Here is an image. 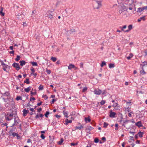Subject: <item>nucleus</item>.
<instances>
[{
	"label": "nucleus",
	"mask_w": 147,
	"mask_h": 147,
	"mask_svg": "<svg viewBox=\"0 0 147 147\" xmlns=\"http://www.w3.org/2000/svg\"><path fill=\"white\" fill-rule=\"evenodd\" d=\"M143 64H141L142 70H140V72L142 75L145 74L147 72V61H145L143 62Z\"/></svg>",
	"instance_id": "f257e3e1"
},
{
	"label": "nucleus",
	"mask_w": 147,
	"mask_h": 147,
	"mask_svg": "<svg viewBox=\"0 0 147 147\" xmlns=\"http://www.w3.org/2000/svg\"><path fill=\"white\" fill-rule=\"evenodd\" d=\"M95 2L93 4L94 9H98L102 6V2L100 1L96 0Z\"/></svg>",
	"instance_id": "f03ea898"
},
{
	"label": "nucleus",
	"mask_w": 147,
	"mask_h": 147,
	"mask_svg": "<svg viewBox=\"0 0 147 147\" xmlns=\"http://www.w3.org/2000/svg\"><path fill=\"white\" fill-rule=\"evenodd\" d=\"M13 113H8L5 115V119L7 121L11 120L13 119Z\"/></svg>",
	"instance_id": "7ed1b4c3"
},
{
	"label": "nucleus",
	"mask_w": 147,
	"mask_h": 147,
	"mask_svg": "<svg viewBox=\"0 0 147 147\" xmlns=\"http://www.w3.org/2000/svg\"><path fill=\"white\" fill-rule=\"evenodd\" d=\"M12 65L13 67L16 68L17 71H18L20 68L18 63H14L12 64Z\"/></svg>",
	"instance_id": "20e7f679"
},
{
	"label": "nucleus",
	"mask_w": 147,
	"mask_h": 147,
	"mask_svg": "<svg viewBox=\"0 0 147 147\" xmlns=\"http://www.w3.org/2000/svg\"><path fill=\"white\" fill-rule=\"evenodd\" d=\"M147 6H144L143 7H140L138 8L137 11L138 12L140 13L141 12L143 11L145 9L147 10Z\"/></svg>",
	"instance_id": "39448f33"
},
{
	"label": "nucleus",
	"mask_w": 147,
	"mask_h": 147,
	"mask_svg": "<svg viewBox=\"0 0 147 147\" xmlns=\"http://www.w3.org/2000/svg\"><path fill=\"white\" fill-rule=\"evenodd\" d=\"M94 94L96 95H100L102 92V91L101 90L98 89V90H94Z\"/></svg>",
	"instance_id": "423d86ee"
},
{
	"label": "nucleus",
	"mask_w": 147,
	"mask_h": 147,
	"mask_svg": "<svg viewBox=\"0 0 147 147\" xmlns=\"http://www.w3.org/2000/svg\"><path fill=\"white\" fill-rule=\"evenodd\" d=\"M52 12L49 11L47 12V16L50 18L51 20H52L53 18V15L51 14Z\"/></svg>",
	"instance_id": "0eeeda50"
},
{
	"label": "nucleus",
	"mask_w": 147,
	"mask_h": 147,
	"mask_svg": "<svg viewBox=\"0 0 147 147\" xmlns=\"http://www.w3.org/2000/svg\"><path fill=\"white\" fill-rule=\"evenodd\" d=\"M9 134H12V135L13 137H14L16 136L18 138L19 137L18 134L17 133L14 132L13 133V130H10L9 132Z\"/></svg>",
	"instance_id": "6e6552de"
},
{
	"label": "nucleus",
	"mask_w": 147,
	"mask_h": 147,
	"mask_svg": "<svg viewBox=\"0 0 147 147\" xmlns=\"http://www.w3.org/2000/svg\"><path fill=\"white\" fill-rule=\"evenodd\" d=\"M23 112V116L25 117L26 115L29 113V110H26V109H24Z\"/></svg>",
	"instance_id": "1a4fd4ad"
},
{
	"label": "nucleus",
	"mask_w": 147,
	"mask_h": 147,
	"mask_svg": "<svg viewBox=\"0 0 147 147\" xmlns=\"http://www.w3.org/2000/svg\"><path fill=\"white\" fill-rule=\"evenodd\" d=\"M116 113L115 112H113L112 111L110 112L109 117H111L114 118L115 117Z\"/></svg>",
	"instance_id": "9d476101"
},
{
	"label": "nucleus",
	"mask_w": 147,
	"mask_h": 147,
	"mask_svg": "<svg viewBox=\"0 0 147 147\" xmlns=\"http://www.w3.org/2000/svg\"><path fill=\"white\" fill-rule=\"evenodd\" d=\"M128 29L125 30L124 31V32H129L133 28V26L132 25H130L128 26Z\"/></svg>",
	"instance_id": "9b49d317"
},
{
	"label": "nucleus",
	"mask_w": 147,
	"mask_h": 147,
	"mask_svg": "<svg viewBox=\"0 0 147 147\" xmlns=\"http://www.w3.org/2000/svg\"><path fill=\"white\" fill-rule=\"evenodd\" d=\"M113 107L114 108V109H117L119 107L118 104L117 103H115L113 105Z\"/></svg>",
	"instance_id": "f8f14e48"
},
{
	"label": "nucleus",
	"mask_w": 147,
	"mask_h": 147,
	"mask_svg": "<svg viewBox=\"0 0 147 147\" xmlns=\"http://www.w3.org/2000/svg\"><path fill=\"white\" fill-rule=\"evenodd\" d=\"M65 123L64 124L66 125L68 124L69 123H72V120H69L68 119H66L65 120Z\"/></svg>",
	"instance_id": "ddd939ff"
},
{
	"label": "nucleus",
	"mask_w": 147,
	"mask_h": 147,
	"mask_svg": "<svg viewBox=\"0 0 147 147\" xmlns=\"http://www.w3.org/2000/svg\"><path fill=\"white\" fill-rule=\"evenodd\" d=\"M136 125L138 126V127H140L142 126V125L141 122L140 121H138L136 123Z\"/></svg>",
	"instance_id": "4468645a"
},
{
	"label": "nucleus",
	"mask_w": 147,
	"mask_h": 147,
	"mask_svg": "<svg viewBox=\"0 0 147 147\" xmlns=\"http://www.w3.org/2000/svg\"><path fill=\"white\" fill-rule=\"evenodd\" d=\"M18 117L17 118H16L14 119V124L13 125V126L14 125H16L17 124H18Z\"/></svg>",
	"instance_id": "2eb2a0df"
},
{
	"label": "nucleus",
	"mask_w": 147,
	"mask_h": 147,
	"mask_svg": "<svg viewBox=\"0 0 147 147\" xmlns=\"http://www.w3.org/2000/svg\"><path fill=\"white\" fill-rule=\"evenodd\" d=\"M20 65L22 66L26 64V62L22 60L20 61Z\"/></svg>",
	"instance_id": "dca6fc26"
},
{
	"label": "nucleus",
	"mask_w": 147,
	"mask_h": 147,
	"mask_svg": "<svg viewBox=\"0 0 147 147\" xmlns=\"http://www.w3.org/2000/svg\"><path fill=\"white\" fill-rule=\"evenodd\" d=\"M9 67V66L8 65L5 64V65L3 67V69L4 71H6L7 69Z\"/></svg>",
	"instance_id": "f3484780"
},
{
	"label": "nucleus",
	"mask_w": 147,
	"mask_h": 147,
	"mask_svg": "<svg viewBox=\"0 0 147 147\" xmlns=\"http://www.w3.org/2000/svg\"><path fill=\"white\" fill-rule=\"evenodd\" d=\"M84 127L82 125H80V126H76L75 127L76 129L81 130Z\"/></svg>",
	"instance_id": "a211bd4d"
},
{
	"label": "nucleus",
	"mask_w": 147,
	"mask_h": 147,
	"mask_svg": "<svg viewBox=\"0 0 147 147\" xmlns=\"http://www.w3.org/2000/svg\"><path fill=\"white\" fill-rule=\"evenodd\" d=\"M74 67H75V66L72 64H70L68 66V69H71L72 68H73Z\"/></svg>",
	"instance_id": "6ab92c4d"
},
{
	"label": "nucleus",
	"mask_w": 147,
	"mask_h": 147,
	"mask_svg": "<svg viewBox=\"0 0 147 147\" xmlns=\"http://www.w3.org/2000/svg\"><path fill=\"white\" fill-rule=\"evenodd\" d=\"M3 7H1V8L0 11V14L2 16H3L5 15L4 13L3 12Z\"/></svg>",
	"instance_id": "aec40b11"
},
{
	"label": "nucleus",
	"mask_w": 147,
	"mask_h": 147,
	"mask_svg": "<svg viewBox=\"0 0 147 147\" xmlns=\"http://www.w3.org/2000/svg\"><path fill=\"white\" fill-rule=\"evenodd\" d=\"M85 121L86 123L90 122L91 121V119L89 117H85Z\"/></svg>",
	"instance_id": "412c9836"
},
{
	"label": "nucleus",
	"mask_w": 147,
	"mask_h": 147,
	"mask_svg": "<svg viewBox=\"0 0 147 147\" xmlns=\"http://www.w3.org/2000/svg\"><path fill=\"white\" fill-rule=\"evenodd\" d=\"M31 88V87H30V86L28 87L27 88H25L24 89V91L27 92H29V91L30 90V89Z\"/></svg>",
	"instance_id": "4be33fe9"
},
{
	"label": "nucleus",
	"mask_w": 147,
	"mask_h": 147,
	"mask_svg": "<svg viewBox=\"0 0 147 147\" xmlns=\"http://www.w3.org/2000/svg\"><path fill=\"white\" fill-rule=\"evenodd\" d=\"M133 54L132 53H130L129 54V56L127 57H126V58H127V59L128 60H129V59H131V58H132L133 57Z\"/></svg>",
	"instance_id": "5701e85b"
},
{
	"label": "nucleus",
	"mask_w": 147,
	"mask_h": 147,
	"mask_svg": "<svg viewBox=\"0 0 147 147\" xmlns=\"http://www.w3.org/2000/svg\"><path fill=\"white\" fill-rule=\"evenodd\" d=\"M130 121L129 120H126L125 121H123V124L122 125L125 127V125L126 124V123Z\"/></svg>",
	"instance_id": "b1692460"
},
{
	"label": "nucleus",
	"mask_w": 147,
	"mask_h": 147,
	"mask_svg": "<svg viewBox=\"0 0 147 147\" xmlns=\"http://www.w3.org/2000/svg\"><path fill=\"white\" fill-rule=\"evenodd\" d=\"M63 138H61L60 140V141H59L58 142V144L59 145H61L62 144V143L63 142Z\"/></svg>",
	"instance_id": "393cba45"
},
{
	"label": "nucleus",
	"mask_w": 147,
	"mask_h": 147,
	"mask_svg": "<svg viewBox=\"0 0 147 147\" xmlns=\"http://www.w3.org/2000/svg\"><path fill=\"white\" fill-rule=\"evenodd\" d=\"M144 133L143 132H142L141 131L139 132L138 134V135L140 138H141L143 136L142 135Z\"/></svg>",
	"instance_id": "a878e982"
},
{
	"label": "nucleus",
	"mask_w": 147,
	"mask_h": 147,
	"mask_svg": "<svg viewBox=\"0 0 147 147\" xmlns=\"http://www.w3.org/2000/svg\"><path fill=\"white\" fill-rule=\"evenodd\" d=\"M115 67V65L113 63H110L109 65V67L110 68H113Z\"/></svg>",
	"instance_id": "bb28decb"
},
{
	"label": "nucleus",
	"mask_w": 147,
	"mask_h": 147,
	"mask_svg": "<svg viewBox=\"0 0 147 147\" xmlns=\"http://www.w3.org/2000/svg\"><path fill=\"white\" fill-rule=\"evenodd\" d=\"M29 78H27L26 80L24 81V83H26L27 84H30V82L29 81Z\"/></svg>",
	"instance_id": "cd10ccee"
},
{
	"label": "nucleus",
	"mask_w": 147,
	"mask_h": 147,
	"mask_svg": "<svg viewBox=\"0 0 147 147\" xmlns=\"http://www.w3.org/2000/svg\"><path fill=\"white\" fill-rule=\"evenodd\" d=\"M20 56L17 55L16 56V58L15 59V60L16 61H18L20 60Z\"/></svg>",
	"instance_id": "c85d7f7f"
},
{
	"label": "nucleus",
	"mask_w": 147,
	"mask_h": 147,
	"mask_svg": "<svg viewBox=\"0 0 147 147\" xmlns=\"http://www.w3.org/2000/svg\"><path fill=\"white\" fill-rule=\"evenodd\" d=\"M31 64L33 66H37L38 64L36 62H31Z\"/></svg>",
	"instance_id": "c756f323"
},
{
	"label": "nucleus",
	"mask_w": 147,
	"mask_h": 147,
	"mask_svg": "<svg viewBox=\"0 0 147 147\" xmlns=\"http://www.w3.org/2000/svg\"><path fill=\"white\" fill-rule=\"evenodd\" d=\"M51 59L53 62H55L57 60V58L55 57H51Z\"/></svg>",
	"instance_id": "7c9ffc66"
},
{
	"label": "nucleus",
	"mask_w": 147,
	"mask_h": 147,
	"mask_svg": "<svg viewBox=\"0 0 147 147\" xmlns=\"http://www.w3.org/2000/svg\"><path fill=\"white\" fill-rule=\"evenodd\" d=\"M106 65V62L105 61H103L100 65L101 67H102L104 65Z\"/></svg>",
	"instance_id": "2f4dec72"
},
{
	"label": "nucleus",
	"mask_w": 147,
	"mask_h": 147,
	"mask_svg": "<svg viewBox=\"0 0 147 147\" xmlns=\"http://www.w3.org/2000/svg\"><path fill=\"white\" fill-rule=\"evenodd\" d=\"M63 114L65 117H68L67 113V112H66L65 111H63Z\"/></svg>",
	"instance_id": "473e14b6"
},
{
	"label": "nucleus",
	"mask_w": 147,
	"mask_h": 147,
	"mask_svg": "<svg viewBox=\"0 0 147 147\" xmlns=\"http://www.w3.org/2000/svg\"><path fill=\"white\" fill-rule=\"evenodd\" d=\"M125 111H127L128 112H129L130 111V108L129 107H128L127 108L125 109Z\"/></svg>",
	"instance_id": "72a5a7b5"
},
{
	"label": "nucleus",
	"mask_w": 147,
	"mask_h": 147,
	"mask_svg": "<svg viewBox=\"0 0 147 147\" xmlns=\"http://www.w3.org/2000/svg\"><path fill=\"white\" fill-rule=\"evenodd\" d=\"M146 17V16H144L143 17H141L140 18V19L141 20H142L143 21H145L146 20L145 17Z\"/></svg>",
	"instance_id": "f704fd0d"
},
{
	"label": "nucleus",
	"mask_w": 147,
	"mask_h": 147,
	"mask_svg": "<svg viewBox=\"0 0 147 147\" xmlns=\"http://www.w3.org/2000/svg\"><path fill=\"white\" fill-rule=\"evenodd\" d=\"M16 100H22V97L20 96H18L16 97Z\"/></svg>",
	"instance_id": "c9c22d12"
},
{
	"label": "nucleus",
	"mask_w": 147,
	"mask_h": 147,
	"mask_svg": "<svg viewBox=\"0 0 147 147\" xmlns=\"http://www.w3.org/2000/svg\"><path fill=\"white\" fill-rule=\"evenodd\" d=\"M124 11L123 9V8H122L121 7L119 10V12L120 13H121L122 12H124Z\"/></svg>",
	"instance_id": "e433bc0d"
},
{
	"label": "nucleus",
	"mask_w": 147,
	"mask_h": 147,
	"mask_svg": "<svg viewBox=\"0 0 147 147\" xmlns=\"http://www.w3.org/2000/svg\"><path fill=\"white\" fill-rule=\"evenodd\" d=\"M99 142V139L98 138H96L94 140V142L96 143H97Z\"/></svg>",
	"instance_id": "4c0bfd02"
},
{
	"label": "nucleus",
	"mask_w": 147,
	"mask_h": 147,
	"mask_svg": "<svg viewBox=\"0 0 147 147\" xmlns=\"http://www.w3.org/2000/svg\"><path fill=\"white\" fill-rule=\"evenodd\" d=\"M38 89L40 90H42L43 89V86L42 85H40L38 87Z\"/></svg>",
	"instance_id": "58836bf2"
},
{
	"label": "nucleus",
	"mask_w": 147,
	"mask_h": 147,
	"mask_svg": "<svg viewBox=\"0 0 147 147\" xmlns=\"http://www.w3.org/2000/svg\"><path fill=\"white\" fill-rule=\"evenodd\" d=\"M108 125V123H106V122H104V127L105 128H106Z\"/></svg>",
	"instance_id": "ea45409f"
},
{
	"label": "nucleus",
	"mask_w": 147,
	"mask_h": 147,
	"mask_svg": "<svg viewBox=\"0 0 147 147\" xmlns=\"http://www.w3.org/2000/svg\"><path fill=\"white\" fill-rule=\"evenodd\" d=\"M121 7L122 8H123V9L124 11H126L127 9V8L125 6H123Z\"/></svg>",
	"instance_id": "a19ab883"
},
{
	"label": "nucleus",
	"mask_w": 147,
	"mask_h": 147,
	"mask_svg": "<svg viewBox=\"0 0 147 147\" xmlns=\"http://www.w3.org/2000/svg\"><path fill=\"white\" fill-rule=\"evenodd\" d=\"M49 114V111H47L46 113L45 114V116L46 117H48V115Z\"/></svg>",
	"instance_id": "79ce46f5"
},
{
	"label": "nucleus",
	"mask_w": 147,
	"mask_h": 147,
	"mask_svg": "<svg viewBox=\"0 0 147 147\" xmlns=\"http://www.w3.org/2000/svg\"><path fill=\"white\" fill-rule=\"evenodd\" d=\"M46 72H47V74H50V73H51V71L49 69H46Z\"/></svg>",
	"instance_id": "37998d69"
},
{
	"label": "nucleus",
	"mask_w": 147,
	"mask_h": 147,
	"mask_svg": "<svg viewBox=\"0 0 147 147\" xmlns=\"http://www.w3.org/2000/svg\"><path fill=\"white\" fill-rule=\"evenodd\" d=\"M105 103V102L104 100H102L100 102V104L101 105H103Z\"/></svg>",
	"instance_id": "c03bdc74"
},
{
	"label": "nucleus",
	"mask_w": 147,
	"mask_h": 147,
	"mask_svg": "<svg viewBox=\"0 0 147 147\" xmlns=\"http://www.w3.org/2000/svg\"><path fill=\"white\" fill-rule=\"evenodd\" d=\"M87 90V87H84L82 90V92H85V91Z\"/></svg>",
	"instance_id": "a18cd8bd"
},
{
	"label": "nucleus",
	"mask_w": 147,
	"mask_h": 147,
	"mask_svg": "<svg viewBox=\"0 0 147 147\" xmlns=\"http://www.w3.org/2000/svg\"><path fill=\"white\" fill-rule=\"evenodd\" d=\"M42 98H45V99H47L48 98V96H47L46 95H43L42 96Z\"/></svg>",
	"instance_id": "49530a36"
},
{
	"label": "nucleus",
	"mask_w": 147,
	"mask_h": 147,
	"mask_svg": "<svg viewBox=\"0 0 147 147\" xmlns=\"http://www.w3.org/2000/svg\"><path fill=\"white\" fill-rule=\"evenodd\" d=\"M0 62H1V65L3 66V67L5 65L3 61L0 60Z\"/></svg>",
	"instance_id": "de8ad7c7"
},
{
	"label": "nucleus",
	"mask_w": 147,
	"mask_h": 147,
	"mask_svg": "<svg viewBox=\"0 0 147 147\" xmlns=\"http://www.w3.org/2000/svg\"><path fill=\"white\" fill-rule=\"evenodd\" d=\"M118 124H115V127H116V128H115V130H118Z\"/></svg>",
	"instance_id": "09e8293b"
},
{
	"label": "nucleus",
	"mask_w": 147,
	"mask_h": 147,
	"mask_svg": "<svg viewBox=\"0 0 147 147\" xmlns=\"http://www.w3.org/2000/svg\"><path fill=\"white\" fill-rule=\"evenodd\" d=\"M80 68H82L83 69V64L82 63H81L80 64Z\"/></svg>",
	"instance_id": "8fccbe9b"
},
{
	"label": "nucleus",
	"mask_w": 147,
	"mask_h": 147,
	"mask_svg": "<svg viewBox=\"0 0 147 147\" xmlns=\"http://www.w3.org/2000/svg\"><path fill=\"white\" fill-rule=\"evenodd\" d=\"M93 129V128L92 127H91L90 126H89L88 129V130H89V131H91V130H92V129Z\"/></svg>",
	"instance_id": "3c124183"
},
{
	"label": "nucleus",
	"mask_w": 147,
	"mask_h": 147,
	"mask_svg": "<svg viewBox=\"0 0 147 147\" xmlns=\"http://www.w3.org/2000/svg\"><path fill=\"white\" fill-rule=\"evenodd\" d=\"M40 137L42 139H44L45 138V136L42 134H41Z\"/></svg>",
	"instance_id": "603ef678"
},
{
	"label": "nucleus",
	"mask_w": 147,
	"mask_h": 147,
	"mask_svg": "<svg viewBox=\"0 0 147 147\" xmlns=\"http://www.w3.org/2000/svg\"><path fill=\"white\" fill-rule=\"evenodd\" d=\"M78 144L77 143H71L70 144V145L71 146H74L75 145H76Z\"/></svg>",
	"instance_id": "864d4df0"
},
{
	"label": "nucleus",
	"mask_w": 147,
	"mask_h": 147,
	"mask_svg": "<svg viewBox=\"0 0 147 147\" xmlns=\"http://www.w3.org/2000/svg\"><path fill=\"white\" fill-rule=\"evenodd\" d=\"M102 140H103L104 142H105L106 141V138L105 137H102Z\"/></svg>",
	"instance_id": "5fc2aeb1"
},
{
	"label": "nucleus",
	"mask_w": 147,
	"mask_h": 147,
	"mask_svg": "<svg viewBox=\"0 0 147 147\" xmlns=\"http://www.w3.org/2000/svg\"><path fill=\"white\" fill-rule=\"evenodd\" d=\"M31 71L33 73H34V72H35V70H34V68L33 67H32L31 69Z\"/></svg>",
	"instance_id": "6e6d98bb"
},
{
	"label": "nucleus",
	"mask_w": 147,
	"mask_h": 147,
	"mask_svg": "<svg viewBox=\"0 0 147 147\" xmlns=\"http://www.w3.org/2000/svg\"><path fill=\"white\" fill-rule=\"evenodd\" d=\"M107 92L105 90H104L102 92V94L103 95H104L107 94Z\"/></svg>",
	"instance_id": "4d7b16f0"
},
{
	"label": "nucleus",
	"mask_w": 147,
	"mask_h": 147,
	"mask_svg": "<svg viewBox=\"0 0 147 147\" xmlns=\"http://www.w3.org/2000/svg\"><path fill=\"white\" fill-rule=\"evenodd\" d=\"M42 101L40 102H38L37 103V105L38 106H40L42 104Z\"/></svg>",
	"instance_id": "13d9d810"
},
{
	"label": "nucleus",
	"mask_w": 147,
	"mask_h": 147,
	"mask_svg": "<svg viewBox=\"0 0 147 147\" xmlns=\"http://www.w3.org/2000/svg\"><path fill=\"white\" fill-rule=\"evenodd\" d=\"M39 115L38 113H37V114L36 115L35 117V118L36 119H37L39 117Z\"/></svg>",
	"instance_id": "bf43d9fd"
},
{
	"label": "nucleus",
	"mask_w": 147,
	"mask_h": 147,
	"mask_svg": "<svg viewBox=\"0 0 147 147\" xmlns=\"http://www.w3.org/2000/svg\"><path fill=\"white\" fill-rule=\"evenodd\" d=\"M35 100V98L34 97L30 98V101H31L32 100Z\"/></svg>",
	"instance_id": "052dcab7"
},
{
	"label": "nucleus",
	"mask_w": 147,
	"mask_h": 147,
	"mask_svg": "<svg viewBox=\"0 0 147 147\" xmlns=\"http://www.w3.org/2000/svg\"><path fill=\"white\" fill-rule=\"evenodd\" d=\"M42 110V109L41 108H39L37 109V111L40 112Z\"/></svg>",
	"instance_id": "680f3d73"
},
{
	"label": "nucleus",
	"mask_w": 147,
	"mask_h": 147,
	"mask_svg": "<svg viewBox=\"0 0 147 147\" xmlns=\"http://www.w3.org/2000/svg\"><path fill=\"white\" fill-rule=\"evenodd\" d=\"M7 123H3L2 124V125H3V127L4 126H7Z\"/></svg>",
	"instance_id": "e2e57ef3"
},
{
	"label": "nucleus",
	"mask_w": 147,
	"mask_h": 147,
	"mask_svg": "<svg viewBox=\"0 0 147 147\" xmlns=\"http://www.w3.org/2000/svg\"><path fill=\"white\" fill-rule=\"evenodd\" d=\"M30 110L32 112H35V110L33 108H31L30 109Z\"/></svg>",
	"instance_id": "0e129e2a"
},
{
	"label": "nucleus",
	"mask_w": 147,
	"mask_h": 147,
	"mask_svg": "<svg viewBox=\"0 0 147 147\" xmlns=\"http://www.w3.org/2000/svg\"><path fill=\"white\" fill-rule=\"evenodd\" d=\"M31 142V140L30 139H28V140L27 141V142L28 143H29Z\"/></svg>",
	"instance_id": "69168bd1"
},
{
	"label": "nucleus",
	"mask_w": 147,
	"mask_h": 147,
	"mask_svg": "<svg viewBox=\"0 0 147 147\" xmlns=\"http://www.w3.org/2000/svg\"><path fill=\"white\" fill-rule=\"evenodd\" d=\"M39 117H42L43 116V115L42 114H39Z\"/></svg>",
	"instance_id": "338daca9"
},
{
	"label": "nucleus",
	"mask_w": 147,
	"mask_h": 147,
	"mask_svg": "<svg viewBox=\"0 0 147 147\" xmlns=\"http://www.w3.org/2000/svg\"><path fill=\"white\" fill-rule=\"evenodd\" d=\"M9 53L10 54H14V51L13 50L9 52Z\"/></svg>",
	"instance_id": "774afa93"
}]
</instances>
